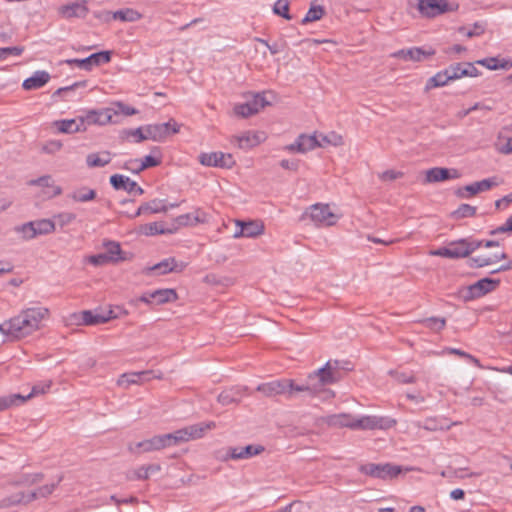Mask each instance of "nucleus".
<instances>
[{"mask_svg": "<svg viewBox=\"0 0 512 512\" xmlns=\"http://www.w3.org/2000/svg\"><path fill=\"white\" fill-rule=\"evenodd\" d=\"M215 427L216 424L213 421L196 423L178 429L172 433L156 435L150 439L138 442L135 446H129V450L132 453H148L162 450L180 443L200 439L208 430H212Z\"/></svg>", "mask_w": 512, "mask_h": 512, "instance_id": "nucleus-1", "label": "nucleus"}, {"mask_svg": "<svg viewBox=\"0 0 512 512\" xmlns=\"http://www.w3.org/2000/svg\"><path fill=\"white\" fill-rule=\"evenodd\" d=\"M256 390L267 397L284 395L290 400H311L318 397L320 393V369L315 370L302 383H296L293 379L284 378L262 383L257 386Z\"/></svg>", "mask_w": 512, "mask_h": 512, "instance_id": "nucleus-2", "label": "nucleus"}, {"mask_svg": "<svg viewBox=\"0 0 512 512\" xmlns=\"http://www.w3.org/2000/svg\"><path fill=\"white\" fill-rule=\"evenodd\" d=\"M50 316V310L44 306L27 307L3 321L0 324V332L11 341L21 340L32 335L42 327V323Z\"/></svg>", "mask_w": 512, "mask_h": 512, "instance_id": "nucleus-3", "label": "nucleus"}, {"mask_svg": "<svg viewBox=\"0 0 512 512\" xmlns=\"http://www.w3.org/2000/svg\"><path fill=\"white\" fill-rule=\"evenodd\" d=\"M482 247V242L460 239L450 242L447 246L429 252L431 256H440L450 259L467 257L476 249Z\"/></svg>", "mask_w": 512, "mask_h": 512, "instance_id": "nucleus-4", "label": "nucleus"}, {"mask_svg": "<svg viewBox=\"0 0 512 512\" xmlns=\"http://www.w3.org/2000/svg\"><path fill=\"white\" fill-rule=\"evenodd\" d=\"M414 468H402L399 465L391 463L375 464L367 463L360 467V472L382 480H391L396 478L402 472L413 471Z\"/></svg>", "mask_w": 512, "mask_h": 512, "instance_id": "nucleus-5", "label": "nucleus"}, {"mask_svg": "<svg viewBox=\"0 0 512 512\" xmlns=\"http://www.w3.org/2000/svg\"><path fill=\"white\" fill-rule=\"evenodd\" d=\"M458 7V4L448 0H417V10L425 18H435L448 12H455Z\"/></svg>", "mask_w": 512, "mask_h": 512, "instance_id": "nucleus-6", "label": "nucleus"}, {"mask_svg": "<svg viewBox=\"0 0 512 512\" xmlns=\"http://www.w3.org/2000/svg\"><path fill=\"white\" fill-rule=\"evenodd\" d=\"M503 259H506V254L499 243L487 241L484 244V250L471 260L477 267H485L497 264Z\"/></svg>", "mask_w": 512, "mask_h": 512, "instance_id": "nucleus-7", "label": "nucleus"}, {"mask_svg": "<svg viewBox=\"0 0 512 512\" xmlns=\"http://www.w3.org/2000/svg\"><path fill=\"white\" fill-rule=\"evenodd\" d=\"M498 177L493 176L487 179L473 182L456 190V195L461 199H470L479 193L491 190L501 184Z\"/></svg>", "mask_w": 512, "mask_h": 512, "instance_id": "nucleus-8", "label": "nucleus"}, {"mask_svg": "<svg viewBox=\"0 0 512 512\" xmlns=\"http://www.w3.org/2000/svg\"><path fill=\"white\" fill-rule=\"evenodd\" d=\"M500 284L497 279L483 278L462 290V296L466 301L474 300L495 291Z\"/></svg>", "mask_w": 512, "mask_h": 512, "instance_id": "nucleus-9", "label": "nucleus"}, {"mask_svg": "<svg viewBox=\"0 0 512 512\" xmlns=\"http://www.w3.org/2000/svg\"><path fill=\"white\" fill-rule=\"evenodd\" d=\"M180 130L179 124L171 119L165 123L145 125V132L149 140L162 142L170 135L178 133Z\"/></svg>", "mask_w": 512, "mask_h": 512, "instance_id": "nucleus-10", "label": "nucleus"}, {"mask_svg": "<svg viewBox=\"0 0 512 512\" xmlns=\"http://www.w3.org/2000/svg\"><path fill=\"white\" fill-rule=\"evenodd\" d=\"M395 425L396 420L393 418L376 415H365L356 417L355 430H386L394 427Z\"/></svg>", "mask_w": 512, "mask_h": 512, "instance_id": "nucleus-11", "label": "nucleus"}, {"mask_svg": "<svg viewBox=\"0 0 512 512\" xmlns=\"http://www.w3.org/2000/svg\"><path fill=\"white\" fill-rule=\"evenodd\" d=\"M269 104L270 102L266 99L264 92L256 93L248 98L245 103L236 105L234 112L236 115L246 118L258 113Z\"/></svg>", "mask_w": 512, "mask_h": 512, "instance_id": "nucleus-12", "label": "nucleus"}, {"mask_svg": "<svg viewBox=\"0 0 512 512\" xmlns=\"http://www.w3.org/2000/svg\"><path fill=\"white\" fill-rule=\"evenodd\" d=\"M111 60V52L110 51H101L97 53H93L90 56L84 59H66L63 63L69 66H77L78 68L91 71L94 67H98L100 65L109 63Z\"/></svg>", "mask_w": 512, "mask_h": 512, "instance_id": "nucleus-13", "label": "nucleus"}, {"mask_svg": "<svg viewBox=\"0 0 512 512\" xmlns=\"http://www.w3.org/2000/svg\"><path fill=\"white\" fill-rule=\"evenodd\" d=\"M349 370L350 368L347 362L329 360L325 366L322 367V385L339 381Z\"/></svg>", "mask_w": 512, "mask_h": 512, "instance_id": "nucleus-14", "label": "nucleus"}, {"mask_svg": "<svg viewBox=\"0 0 512 512\" xmlns=\"http://www.w3.org/2000/svg\"><path fill=\"white\" fill-rule=\"evenodd\" d=\"M237 229L233 234V238H255L264 233V224L258 220L243 221L236 219L234 221Z\"/></svg>", "mask_w": 512, "mask_h": 512, "instance_id": "nucleus-15", "label": "nucleus"}, {"mask_svg": "<svg viewBox=\"0 0 512 512\" xmlns=\"http://www.w3.org/2000/svg\"><path fill=\"white\" fill-rule=\"evenodd\" d=\"M84 125L86 129L91 125H106L109 123H118V119H113V110L110 108H104L99 110H89L82 115Z\"/></svg>", "mask_w": 512, "mask_h": 512, "instance_id": "nucleus-16", "label": "nucleus"}, {"mask_svg": "<svg viewBox=\"0 0 512 512\" xmlns=\"http://www.w3.org/2000/svg\"><path fill=\"white\" fill-rule=\"evenodd\" d=\"M460 172L455 168L433 167L424 172L425 184L444 182L460 178Z\"/></svg>", "mask_w": 512, "mask_h": 512, "instance_id": "nucleus-17", "label": "nucleus"}, {"mask_svg": "<svg viewBox=\"0 0 512 512\" xmlns=\"http://www.w3.org/2000/svg\"><path fill=\"white\" fill-rule=\"evenodd\" d=\"M198 158L202 165L208 167L231 168L235 164L233 156L223 152L201 153Z\"/></svg>", "mask_w": 512, "mask_h": 512, "instance_id": "nucleus-18", "label": "nucleus"}, {"mask_svg": "<svg viewBox=\"0 0 512 512\" xmlns=\"http://www.w3.org/2000/svg\"><path fill=\"white\" fill-rule=\"evenodd\" d=\"M434 49H423L420 47H412L408 49H401L393 54V57L413 62H421L434 56Z\"/></svg>", "mask_w": 512, "mask_h": 512, "instance_id": "nucleus-19", "label": "nucleus"}, {"mask_svg": "<svg viewBox=\"0 0 512 512\" xmlns=\"http://www.w3.org/2000/svg\"><path fill=\"white\" fill-rule=\"evenodd\" d=\"M76 319H78L79 323L84 325H97L106 323L109 320L115 318L113 315V311L109 310L106 313H102L99 311L85 310L80 312L78 315H74Z\"/></svg>", "mask_w": 512, "mask_h": 512, "instance_id": "nucleus-20", "label": "nucleus"}, {"mask_svg": "<svg viewBox=\"0 0 512 512\" xmlns=\"http://www.w3.org/2000/svg\"><path fill=\"white\" fill-rule=\"evenodd\" d=\"M28 185L38 186L45 189L43 193L49 199L62 194V188L55 184V181L51 175H44L37 179H32L28 182Z\"/></svg>", "mask_w": 512, "mask_h": 512, "instance_id": "nucleus-21", "label": "nucleus"}, {"mask_svg": "<svg viewBox=\"0 0 512 512\" xmlns=\"http://www.w3.org/2000/svg\"><path fill=\"white\" fill-rule=\"evenodd\" d=\"M186 268V263L178 262L175 258H167L163 261L145 269V273L156 272L159 275L169 272H182Z\"/></svg>", "mask_w": 512, "mask_h": 512, "instance_id": "nucleus-22", "label": "nucleus"}, {"mask_svg": "<svg viewBox=\"0 0 512 512\" xmlns=\"http://www.w3.org/2000/svg\"><path fill=\"white\" fill-rule=\"evenodd\" d=\"M152 378L161 379L162 374L155 373L154 371L125 373L121 375L118 384L121 386L128 387L131 384H141L143 382L149 381Z\"/></svg>", "mask_w": 512, "mask_h": 512, "instance_id": "nucleus-23", "label": "nucleus"}, {"mask_svg": "<svg viewBox=\"0 0 512 512\" xmlns=\"http://www.w3.org/2000/svg\"><path fill=\"white\" fill-rule=\"evenodd\" d=\"M110 184L115 190H124L128 193L142 195L144 190L132 179L121 174H114L110 177Z\"/></svg>", "mask_w": 512, "mask_h": 512, "instance_id": "nucleus-24", "label": "nucleus"}, {"mask_svg": "<svg viewBox=\"0 0 512 512\" xmlns=\"http://www.w3.org/2000/svg\"><path fill=\"white\" fill-rule=\"evenodd\" d=\"M59 133L73 134L86 131L82 115L74 119H62L53 123Z\"/></svg>", "mask_w": 512, "mask_h": 512, "instance_id": "nucleus-25", "label": "nucleus"}, {"mask_svg": "<svg viewBox=\"0 0 512 512\" xmlns=\"http://www.w3.org/2000/svg\"><path fill=\"white\" fill-rule=\"evenodd\" d=\"M320 143L317 140L316 134L306 135L301 134L295 141V143L290 144L286 147L287 150L291 152H299L305 153L319 146Z\"/></svg>", "mask_w": 512, "mask_h": 512, "instance_id": "nucleus-26", "label": "nucleus"}, {"mask_svg": "<svg viewBox=\"0 0 512 512\" xmlns=\"http://www.w3.org/2000/svg\"><path fill=\"white\" fill-rule=\"evenodd\" d=\"M88 11L89 10L86 0L71 2L61 6L59 9V13L64 18H84L87 15Z\"/></svg>", "mask_w": 512, "mask_h": 512, "instance_id": "nucleus-27", "label": "nucleus"}, {"mask_svg": "<svg viewBox=\"0 0 512 512\" xmlns=\"http://www.w3.org/2000/svg\"><path fill=\"white\" fill-rule=\"evenodd\" d=\"M340 207L334 203L322 205V227L334 226L342 218Z\"/></svg>", "mask_w": 512, "mask_h": 512, "instance_id": "nucleus-28", "label": "nucleus"}, {"mask_svg": "<svg viewBox=\"0 0 512 512\" xmlns=\"http://www.w3.org/2000/svg\"><path fill=\"white\" fill-rule=\"evenodd\" d=\"M167 206L163 200L153 199L149 202H145L138 207L135 213L128 215L129 218H136L141 215L155 214L160 212H166Z\"/></svg>", "mask_w": 512, "mask_h": 512, "instance_id": "nucleus-29", "label": "nucleus"}, {"mask_svg": "<svg viewBox=\"0 0 512 512\" xmlns=\"http://www.w3.org/2000/svg\"><path fill=\"white\" fill-rule=\"evenodd\" d=\"M476 63L485 67L488 70H509L512 68V59L503 57H488L477 60Z\"/></svg>", "mask_w": 512, "mask_h": 512, "instance_id": "nucleus-30", "label": "nucleus"}, {"mask_svg": "<svg viewBox=\"0 0 512 512\" xmlns=\"http://www.w3.org/2000/svg\"><path fill=\"white\" fill-rule=\"evenodd\" d=\"M263 451V447L247 445L245 447H230L227 451V458L231 459H248Z\"/></svg>", "mask_w": 512, "mask_h": 512, "instance_id": "nucleus-31", "label": "nucleus"}, {"mask_svg": "<svg viewBox=\"0 0 512 512\" xmlns=\"http://www.w3.org/2000/svg\"><path fill=\"white\" fill-rule=\"evenodd\" d=\"M50 80V74L44 70L35 71L32 76L23 81L25 90H36L46 85Z\"/></svg>", "mask_w": 512, "mask_h": 512, "instance_id": "nucleus-32", "label": "nucleus"}, {"mask_svg": "<svg viewBox=\"0 0 512 512\" xmlns=\"http://www.w3.org/2000/svg\"><path fill=\"white\" fill-rule=\"evenodd\" d=\"M245 390L246 388L240 386L227 388L218 395L217 400L222 405L237 403L242 398Z\"/></svg>", "mask_w": 512, "mask_h": 512, "instance_id": "nucleus-33", "label": "nucleus"}, {"mask_svg": "<svg viewBox=\"0 0 512 512\" xmlns=\"http://www.w3.org/2000/svg\"><path fill=\"white\" fill-rule=\"evenodd\" d=\"M105 248V255L107 256L110 263H118L127 260L125 253L122 251L120 243L112 240H106L103 242Z\"/></svg>", "mask_w": 512, "mask_h": 512, "instance_id": "nucleus-34", "label": "nucleus"}, {"mask_svg": "<svg viewBox=\"0 0 512 512\" xmlns=\"http://www.w3.org/2000/svg\"><path fill=\"white\" fill-rule=\"evenodd\" d=\"M111 160L112 154L109 151L93 152L86 156V165L89 168H100L108 165Z\"/></svg>", "mask_w": 512, "mask_h": 512, "instance_id": "nucleus-35", "label": "nucleus"}, {"mask_svg": "<svg viewBox=\"0 0 512 512\" xmlns=\"http://www.w3.org/2000/svg\"><path fill=\"white\" fill-rule=\"evenodd\" d=\"M34 501V494L17 492L0 500V508H10L19 504H28Z\"/></svg>", "mask_w": 512, "mask_h": 512, "instance_id": "nucleus-36", "label": "nucleus"}, {"mask_svg": "<svg viewBox=\"0 0 512 512\" xmlns=\"http://www.w3.org/2000/svg\"><path fill=\"white\" fill-rule=\"evenodd\" d=\"M356 417L352 414H338L327 418V423L335 427L356 429Z\"/></svg>", "mask_w": 512, "mask_h": 512, "instance_id": "nucleus-37", "label": "nucleus"}, {"mask_svg": "<svg viewBox=\"0 0 512 512\" xmlns=\"http://www.w3.org/2000/svg\"><path fill=\"white\" fill-rule=\"evenodd\" d=\"M114 20L121 22H136L142 18V14L133 8H124L110 13Z\"/></svg>", "mask_w": 512, "mask_h": 512, "instance_id": "nucleus-38", "label": "nucleus"}, {"mask_svg": "<svg viewBox=\"0 0 512 512\" xmlns=\"http://www.w3.org/2000/svg\"><path fill=\"white\" fill-rule=\"evenodd\" d=\"M451 82L447 68L437 72L435 75L430 77L426 82V90H431L439 87H443Z\"/></svg>", "mask_w": 512, "mask_h": 512, "instance_id": "nucleus-39", "label": "nucleus"}, {"mask_svg": "<svg viewBox=\"0 0 512 512\" xmlns=\"http://www.w3.org/2000/svg\"><path fill=\"white\" fill-rule=\"evenodd\" d=\"M153 154H157V156L153 155H147L145 156L142 161L139 163L137 168L135 169L136 173H140L141 171L150 168V167H156L161 164L162 156L160 153V149L158 147H154L152 149Z\"/></svg>", "mask_w": 512, "mask_h": 512, "instance_id": "nucleus-40", "label": "nucleus"}, {"mask_svg": "<svg viewBox=\"0 0 512 512\" xmlns=\"http://www.w3.org/2000/svg\"><path fill=\"white\" fill-rule=\"evenodd\" d=\"M69 197L74 202L85 203V202L92 201L96 198V191L94 189L83 186V187L75 189L69 195Z\"/></svg>", "mask_w": 512, "mask_h": 512, "instance_id": "nucleus-41", "label": "nucleus"}, {"mask_svg": "<svg viewBox=\"0 0 512 512\" xmlns=\"http://www.w3.org/2000/svg\"><path fill=\"white\" fill-rule=\"evenodd\" d=\"M151 297L154 298V303L164 304L175 301L177 293L174 289H159L151 292Z\"/></svg>", "mask_w": 512, "mask_h": 512, "instance_id": "nucleus-42", "label": "nucleus"}, {"mask_svg": "<svg viewBox=\"0 0 512 512\" xmlns=\"http://www.w3.org/2000/svg\"><path fill=\"white\" fill-rule=\"evenodd\" d=\"M237 145L241 149H249L260 143V137L251 132H247L241 136L236 137Z\"/></svg>", "mask_w": 512, "mask_h": 512, "instance_id": "nucleus-43", "label": "nucleus"}, {"mask_svg": "<svg viewBox=\"0 0 512 512\" xmlns=\"http://www.w3.org/2000/svg\"><path fill=\"white\" fill-rule=\"evenodd\" d=\"M32 222L37 236L47 235L55 231V222L53 220L40 219Z\"/></svg>", "mask_w": 512, "mask_h": 512, "instance_id": "nucleus-44", "label": "nucleus"}, {"mask_svg": "<svg viewBox=\"0 0 512 512\" xmlns=\"http://www.w3.org/2000/svg\"><path fill=\"white\" fill-rule=\"evenodd\" d=\"M15 232L20 234L23 240H31L37 237L35 227L32 221L18 225L14 228Z\"/></svg>", "mask_w": 512, "mask_h": 512, "instance_id": "nucleus-45", "label": "nucleus"}, {"mask_svg": "<svg viewBox=\"0 0 512 512\" xmlns=\"http://www.w3.org/2000/svg\"><path fill=\"white\" fill-rule=\"evenodd\" d=\"M113 110V119H117L118 116L124 115V116H131L135 115L138 111L122 102H116L113 104V106L110 108Z\"/></svg>", "mask_w": 512, "mask_h": 512, "instance_id": "nucleus-46", "label": "nucleus"}, {"mask_svg": "<svg viewBox=\"0 0 512 512\" xmlns=\"http://www.w3.org/2000/svg\"><path fill=\"white\" fill-rule=\"evenodd\" d=\"M61 480L62 477H59L55 483L43 485L39 487L37 490L29 492V494H34V500L38 498H46L53 493V491L61 482Z\"/></svg>", "mask_w": 512, "mask_h": 512, "instance_id": "nucleus-47", "label": "nucleus"}, {"mask_svg": "<svg viewBox=\"0 0 512 512\" xmlns=\"http://www.w3.org/2000/svg\"><path fill=\"white\" fill-rule=\"evenodd\" d=\"M477 208L469 204H461L454 212L453 217L456 219L471 218L476 215Z\"/></svg>", "mask_w": 512, "mask_h": 512, "instance_id": "nucleus-48", "label": "nucleus"}, {"mask_svg": "<svg viewBox=\"0 0 512 512\" xmlns=\"http://www.w3.org/2000/svg\"><path fill=\"white\" fill-rule=\"evenodd\" d=\"M343 142V136L341 134L331 131L322 138V148L324 146H341Z\"/></svg>", "mask_w": 512, "mask_h": 512, "instance_id": "nucleus-49", "label": "nucleus"}, {"mask_svg": "<svg viewBox=\"0 0 512 512\" xmlns=\"http://www.w3.org/2000/svg\"><path fill=\"white\" fill-rule=\"evenodd\" d=\"M141 232L146 236H153L158 234H164L166 233V230L164 229L162 223L152 222L142 226Z\"/></svg>", "mask_w": 512, "mask_h": 512, "instance_id": "nucleus-50", "label": "nucleus"}, {"mask_svg": "<svg viewBox=\"0 0 512 512\" xmlns=\"http://www.w3.org/2000/svg\"><path fill=\"white\" fill-rule=\"evenodd\" d=\"M273 12L287 20L291 19L288 0H277L273 6Z\"/></svg>", "mask_w": 512, "mask_h": 512, "instance_id": "nucleus-51", "label": "nucleus"}, {"mask_svg": "<svg viewBox=\"0 0 512 512\" xmlns=\"http://www.w3.org/2000/svg\"><path fill=\"white\" fill-rule=\"evenodd\" d=\"M303 220H311L314 222L315 226L318 227L320 225V204L316 203L309 208V211H306L303 216Z\"/></svg>", "mask_w": 512, "mask_h": 512, "instance_id": "nucleus-52", "label": "nucleus"}, {"mask_svg": "<svg viewBox=\"0 0 512 512\" xmlns=\"http://www.w3.org/2000/svg\"><path fill=\"white\" fill-rule=\"evenodd\" d=\"M160 469H161V467L158 464H151V465H148V466H141L135 472L136 478L137 479H141V480L147 479L150 474L159 472Z\"/></svg>", "mask_w": 512, "mask_h": 512, "instance_id": "nucleus-53", "label": "nucleus"}, {"mask_svg": "<svg viewBox=\"0 0 512 512\" xmlns=\"http://www.w3.org/2000/svg\"><path fill=\"white\" fill-rule=\"evenodd\" d=\"M498 151L502 154H511L512 153V136L506 137L499 135L496 144Z\"/></svg>", "mask_w": 512, "mask_h": 512, "instance_id": "nucleus-54", "label": "nucleus"}, {"mask_svg": "<svg viewBox=\"0 0 512 512\" xmlns=\"http://www.w3.org/2000/svg\"><path fill=\"white\" fill-rule=\"evenodd\" d=\"M451 81L459 80L465 77L464 64L455 63L447 68Z\"/></svg>", "mask_w": 512, "mask_h": 512, "instance_id": "nucleus-55", "label": "nucleus"}, {"mask_svg": "<svg viewBox=\"0 0 512 512\" xmlns=\"http://www.w3.org/2000/svg\"><path fill=\"white\" fill-rule=\"evenodd\" d=\"M459 32L468 38L481 36L485 32L483 24L475 23L472 28L466 29L464 27L459 28Z\"/></svg>", "mask_w": 512, "mask_h": 512, "instance_id": "nucleus-56", "label": "nucleus"}, {"mask_svg": "<svg viewBox=\"0 0 512 512\" xmlns=\"http://www.w3.org/2000/svg\"><path fill=\"white\" fill-rule=\"evenodd\" d=\"M55 224L57 223L61 228L71 224L75 219L76 215L71 212H61L54 216Z\"/></svg>", "mask_w": 512, "mask_h": 512, "instance_id": "nucleus-57", "label": "nucleus"}, {"mask_svg": "<svg viewBox=\"0 0 512 512\" xmlns=\"http://www.w3.org/2000/svg\"><path fill=\"white\" fill-rule=\"evenodd\" d=\"M125 133L128 137H133L136 143L149 140L147 132H145V126L127 130Z\"/></svg>", "mask_w": 512, "mask_h": 512, "instance_id": "nucleus-58", "label": "nucleus"}, {"mask_svg": "<svg viewBox=\"0 0 512 512\" xmlns=\"http://www.w3.org/2000/svg\"><path fill=\"white\" fill-rule=\"evenodd\" d=\"M63 147L60 140H49L42 146V152L46 154H55L59 152Z\"/></svg>", "mask_w": 512, "mask_h": 512, "instance_id": "nucleus-59", "label": "nucleus"}, {"mask_svg": "<svg viewBox=\"0 0 512 512\" xmlns=\"http://www.w3.org/2000/svg\"><path fill=\"white\" fill-rule=\"evenodd\" d=\"M23 50V47L20 46L0 48V60H5L10 56H20Z\"/></svg>", "mask_w": 512, "mask_h": 512, "instance_id": "nucleus-60", "label": "nucleus"}, {"mask_svg": "<svg viewBox=\"0 0 512 512\" xmlns=\"http://www.w3.org/2000/svg\"><path fill=\"white\" fill-rule=\"evenodd\" d=\"M319 19H320V5L313 3L311 5L309 11L303 18L302 23L305 24V23H308L311 21H317Z\"/></svg>", "mask_w": 512, "mask_h": 512, "instance_id": "nucleus-61", "label": "nucleus"}, {"mask_svg": "<svg viewBox=\"0 0 512 512\" xmlns=\"http://www.w3.org/2000/svg\"><path fill=\"white\" fill-rule=\"evenodd\" d=\"M403 172L397 170H386L379 174V179L384 182H390L403 177Z\"/></svg>", "mask_w": 512, "mask_h": 512, "instance_id": "nucleus-62", "label": "nucleus"}, {"mask_svg": "<svg viewBox=\"0 0 512 512\" xmlns=\"http://www.w3.org/2000/svg\"><path fill=\"white\" fill-rule=\"evenodd\" d=\"M25 397H22L20 395H12L8 397H0V411L5 410L16 403L17 400H20L21 402L25 401Z\"/></svg>", "mask_w": 512, "mask_h": 512, "instance_id": "nucleus-63", "label": "nucleus"}, {"mask_svg": "<svg viewBox=\"0 0 512 512\" xmlns=\"http://www.w3.org/2000/svg\"><path fill=\"white\" fill-rule=\"evenodd\" d=\"M512 204V193L505 195L504 197L495 201V207L497 210H506Z\"/></svg>", "mask_w": 512, "mask_h": 512, "instance_id": "nucleus-64", "label": "nucleus"}]
</instances>
